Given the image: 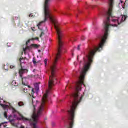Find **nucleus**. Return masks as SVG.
<instances>
[{"label": "nucleus", "mask_w": 128, "mask_h": 128, "mask_svg": "<svg viewBox=\"0 0 128 128\" xmlns=\"http://www.w3.org/2000/svg\"><path fill=\"white\" fill-rule=\"evenodd\" d=\"M114 0H108V8L106 12V18L104 20V28H110L112 26L115 28L122 22L126 20L127 16L122 15L120 17H116L112 16V8H114Z\"/></svg>", "instance_id": "2"}, {"label": "nucleus", "mask_w": 128, "mask_h": 128, "mask_svg": "<svg viewBox=\"0 0 128 128\" xmlns=\"http://www.w3.org/2000/svg\"><path fill=\"white\" fill-rule=\"evenodd\" d=\"M30 40H28L26 42V44L23 46V50L25 54L28 52H30L32 48H38L40 46V45H38L36 44H32L30 46H28V44L30 43Z\"/></svg>", "instance_id": "4"}, {"label": "nucleus", "mask_w": 128, "mask_h": 128, "mask_svg": "<svg viewBox=\"0 0 128 128\" xmlns=\"http://www.w3.org/2000/svg\"><path fill=\"white\" fill-rule=\"evenodd\" d=\"M0 128H4L3 126H2V124H0Z\"/></svg>", "instance_id": "20"}, {"label": "nucleus", "mask_w": 128, "mask_h": 128, "mask_svg": "<svg viewBox=\"0 0 128 128\" xmlns=\"http://www.w3.org/2000/svg\"><path fill=\"white\" fill-rule=\"evenodd\" d=\"M16 18H18L16 17Z\"/></svg>", "instance_id": "32"}, {"label": "nucleus", "mask_w": 128, "mask_h": 128, "mask_svg": "<svg viewBox=\"0 0 128 128\" xmlns=\"http://www.w3.org/2000/svg\"><path fill=\"white\" fill-rule=\"evenodd\" d=\"M7 44H8V46H8V43Z\"/></svg>", "instance_id": "26"}, {"label": "nucleus", "mask_w": 128, "mask_h": 128, "mask_svg": "<svg viewBox=\"0 0 128 128\" xmlns=\"http://www.w3.org/2000/svg\"><path fill=\"white\" fill-rule=\"evenodd\" d=\"M37 70H36V69H34L33 70H32V72H36Z\"/></svg>", "instance_id": "23"}, {"label": "nucleus", "mask_w": 128, "mask_h": 128, "mask_svg": "<svg viewBox=\"0 0 128 128\" xmlns=\"http://www.w3.org/2000/svg\"><path fill=\"white\" fill-rule=\"evenodd\" d=\"M52 126H54V123H53V124H52Z\"/></svg>", "instance_id": "27"}, {"label": "nucleus", "mask_w": 128, "mask_h": 128, "mask_svg": "<svg viewBox=\"0 0 128 128\" xmlns=\"http://www.w3.org/2000/svg\"><path fill=\"white\" fill-rule=\"evenodd\" d=\"M50 72L51 75L50 76L48 90H46V93L44 94L42 98L41 105L38 108L37 110L36 109V104H38V100L36 99V98L40 90V84L38 83L34 84V88L32 90L31 94H29V100L32 102L34 108L31 118L28 119L22 116L21 118H18L20 114L15 110L14 108L12 107L10 103L4 101L0 98V105L4 110H6L4 112V118L8 120L14 126L16 120L22 119L25 124H28V125L27 126L26 128H38L36 124L38 122V118L42 114V112L44 110V106L46 102H48V100H50L48 96L52 94L50 91L52 90V64L50 67Z\"/></svg>", "instance_id": "1"}, {"label": "nucleus", "mask_w": 128, "mask_h": 128, "mask_svg": "<svg viewBox=\"0 0 128 128\" xmlns=\"http://www.w3.org/2000/svg\"><path fill=\"white\" fill-rule=\"evenodd\" d=\"M44 32H42L40 35V38H42V36H44Z\"/></svg>", "instance_id": "16"}, {"label": "nucleus", "mask_w": 128, "mask_h": 128, "mask_svg": "<svg viewBox=\"0 0 128 128\" xmlns=\"http://www.w3.org/2000/svg\"><path fill=\"white\" fill-rule=\"evenodd\" d=\"M81 39L82 40H84V36H82Z\"/></svg>", "instance_id": "17"}, {"label": "nucleus", "mask_w": 128, "mask_h": 128, "mask_svg": "<svg viewBox=\"0 0 128 128\" xmlns=\"http://www.w3.org/2000/svg\"><path fill=\"white\" fill-rule=\"evenodd\" d=\"M32 62L33 64H34V66H36V64H38V62H36V58H32Z\"/></svg>", "instance_id": "8"}, {"label": "nucleus", "mask_w": 128, "mask_h": 128, "mask_svg": "<svg viewBox=\"0 0 128 128\" xmlns=\"http://www.w3.org/2000/svg\"><path fill=\"white\" fill-rule=\"evenodd\" d=\"M12 86H18V83L16 82V80H13L12 82Z\"/></svg>", "instance_id": "6"}, {"label": "nucleus", "mask_w": 128, "mask_h": 128, "mask_svg": "<svg viewBox=\"0 0 128 128\" xmlns=\"http://www.w3.org/2000/svg\"><path fill=\"white\" fill-rule=\"evenodd\" d=\"M126 0H120V2L118 4V8H124V4H126Z\"/></svg>", "instance_id": "5"}, {"label": "nucleus", "mask_w": 128, "mask_h": 128, "mask_svg": "<svg viewBox=\"0 0 128 128\" xmlns=\"http://www.w3.org/2000/svg\"><path fill=\"white\" fill-rule=\"evenodd\" d=\"M76 16H78V14H76Z\"/></svg>", "instance_id": "30"}, {"label": "nucleus", "mask_w": 128, "mask_h": 128, "mask_svg": "<svg viewBox=\"0 0 128 128\" xmlns=\"http://www.w3.org/2000/svg\"><path fill=\"white\" fill-rule=\"evenodd\" d=\"M80 45H78V48H77V50H80Z\"/></svg>", "instance_id": "18"}, {"label": "nucleus", "mask_w": 128, "mask_h": 128, "mask_svg": "<svg viewBox=\"0 0 128 128\" xmlns=\"http://www.w3.org/2000/svg\"><path fill=\"white\" fill-rule=\"evenodd\" d=\"M30 28H31L32 30V32L36 31V28L34 27H32Z\"/></svg>", "instance_id": "13"}, {"label": "nucleus", "mask_w": 128, "mask_h": 128, "mask_svg": "<svg viewBox=\"0 0 128 128\" xmlns=\"http://www.w3.org/2000/svg\"><path fill=\"white\" fill-rule=\"evenodd\" d=\"M77 59L78 60V56L77 57Z\"/></svg>", "instance_id": "28"}, {"label": "nucleus", "mask_w": 128, "mask_h": 128, "mask_svg": "<svg viewBox=\"0 0 128 128\" xmlns=\"http://www.w3.org/2000/svg\"><path fill=\"white\" fill-rule=\"evenodd\" d=\"M61 14H66V13H64V12H61Z\"/></svg>", "instance_id": "25"}, {"label": "nucleus", "mask_w": 128, "mask_h": 128, "mask_svg": "<svg viewBox=\"0 0 128 128\" xmlns=\"http://www.w3.org/2000/svg\"><path fill=\"white\" fill-rule=\"evenodd\" d=\"M44 64H45V66H46V64H48V59H45L44 60Z\"/></svg>", "instance_id": "12"}, {"label": "nucleus", "mask_w": 128, "mask_h": 128, "mask_svg": "<svg viewBox=\"0 0 128 128\" xmlns=\"http://www.w3.org/2000/svg\"><path fill=\"white\" fill-rule=\"evenodd\" d=\"M78 62H74V65L76 66Z\"/></svg>", "instance_id": "21"}, {"label": "nucleus", "mask_w": 128, "mask_h": 128, "mask_svg": "<svg viewBox=\"0 0 128 128\" xmlns=\"http://www.w3.org/2000/svg\"><path fill=\"white\" fill-rule=\"evenodd\" d=\"M28 70H27V69H24L22 68H22L19 70V74L20 78H21V80H22V84L24 86H28V88H30L29 86H28V78L24 77L22 78V74H26Z\"/></svg>", "instance_id": "3"}, {"label": "nucleus", "mask_w": 128, "mask_h": 128, "mask_svg": "<svg viewBox=\"0 0 128 128\" xmlns=\"http://www.w3.org/2000/svg\"><path fill=\"white\" fill-rule=\"evenodd\" d=\"M32 14H29V17L30 18H32Z\"/></svg>", "instance_id": "19"}, {"label": "nucleus", "mask_w": 128, "mask_h": 128, "mask_svg": "<svg viewBox=\"0 0 128 128\" xmlns=\"http://www.w3.org/2000/svg\"><path fill=\"white\" fill-rule=\"evenodd\" d=\"M16 68V66H12V65H10V68Z\"/></svg>", "instance_id": "14"}, {"label": "nucleus", "mask_w": 128, "mask_h": 128, "mask_svg": "<svg viewBox=\"0 0 128 128\" xmlns=\"http://www.w3.org/2000/svg\"><path fill=\"white\" fill-rule=\"evenodd\" d=\"M38 52H40V50H38Z\"/></svg>", "instance_id": "31"}, {"label": "nucleus", "mask_w": 128, "mask_h": 128, "mask_svg": "<svg viewBox=\"0 0 128 128\" xmlns=\"http://www.w3.org/2000/svg\"><path fill=\"white\" fill-rule=\"evenodd\" d=\"M20 66H22V64H24V58H20Z\"/></svg>", "instance_id": "9"}, {"label": "nucleus", "mask_w": 128, "mask_h": 128, "mask_svg": "<svg viewBox=\"0 0 128 128\" xmlns=\"http://www.w3.org/2000/svg\"><path fill=\"white\" fill-rule=\"evenodd\" d=\"M78 12H80V10H78Z\"/></svg>", "instance_id": "29"}, {"label": "nucleus", "mask_w": 128, "mask_h": 128, "mask_svg": "<svg viewBox=\"0 0 128 128\" xmlns=\"http://www.w3.org/2000/svg\"><path fill=\"white\" fill-rule=\"evenodd\" d=\"M24 92H28V88H24Z\"/></svg>", "instance_id": "15"}, {"label": "nucleus", "mask_w": 128, "mask_h": 128, "mask_svg": "<svg viewBox=\"0 0 128 128\" xmlns=\"http://www.w3.org/2000/svg\"><path fill=\"white\" fill-rule=\"evenodd\" d=\"M4 69L5 70H8V68H6L4 67Z\"/></svg>", "instance_id": "24"}, {"label": "nucleus", "mask_w": 128, "mask_h": 128, "mask_svg": "<svg viewBox=\"0 0 128 128\" xmlns=\"http://www.w3.org/2000/svg\"><path fill=\"white\" fill-rule=\"evenodd\" d=\"M38 40V37H35V38H32V40Z\"/></svg>", "instance_id": "11"}, {"label": "nucleus", "mask_w": 128, "mask_h": 128, "mask_svg": "<svg viewBox=\"0 0 128 128\" xmlns=\"http://www.w3.org/2000/svg\"><path fill=\"white\" fill-rule=\"evenodd\" d=\"M6 124H8V122H4L1 123V126H3L4 128H6L8 125Z\"/></svg>", "instance_id": "7"}, {"label": "nucleus", "mask_w": 128, "mask_h": 128, "mask_svg": "<svg viewBox=\"0 0 128 128\" xmlns=\"http://www.w3.org/2000/svg\"><path fill=\"white\" fill-rule=\"evenodd\" d=\"M19 106H24V102H20L18 103Z\"/></svg>", "instance_id": "10"}, {"label": "nucleus", "mask_w": 128, "mask_h": 128, "mask_svg": "<svg viewBox=\"0 0 128 128\" xmlns=\"http://www.w3.org/2000/svg\"><path fill=\"white\" fill-rule=\"evenodd\" d=\"M20 128H26V127H24V126L22 125L20 126Z\"/></svg>", "instance_id": "22"}]
</instances>
